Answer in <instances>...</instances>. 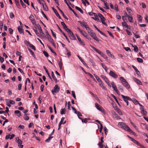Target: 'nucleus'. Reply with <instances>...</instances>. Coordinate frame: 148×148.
Returning a JSON list of instances; mask_svg holds the SVG:
<instances>
[{
	"mask_svg": "<svg viewBox=\"0 0 148 148\" xmlns=\"http://www.w3.org/2000/svg\"><path fill=\"white\" fill-rule=\"evenodd\" d=\"M25 116L24 117V119L25 120H28L29 119V116L27 115V114H25Z\"/></svg>",
	"mask_w": 148,
	"mask_h": 148,
	"instance_id": "58",
	"label": "nucleus"
},
{
	"mask_svg": "<svg viewBox=\"0 0 148 148\" xmlns=\"http://www.w3.org/2000/svg\"><path fill=\"white\" fill-rule=\"evenodd\" d=\"M70 38L72 40H75L76 39L75 36H74L73 33L72 32L71 33H70L69 34Z\"/></svg>",
	"mask_w": 148,
	"mask_h": 148,
	"instance_id": "16",
	"label": "nucleus"
},
{
	"mask_svg": "<svg viewBox=\"0 0 148 148\" xmlns=\"http://www.w3.org/2000/svg\"><path fill=\"white\" fill-rule=\"evenodd\" d=\"M75 8L77 10L79 11L82 14L83 13V11L80 8L77 6H75Z\"/></svg>",
	"mask_w": 148,
	"mask_h": 148,
	"instance_id": "34",
	"label": "nucleus"
},
{
	"mask_svg": "<svg viewBox=\"0 0 148 148\" xmlns=\"http://www.w3.org/2000/svg\"><path fill=\"white\" fill-rule=\"evenodd\" d=\"M114 118L116 119H120V117L117 114L115 116H114Z\"/></svg>",
	"mask_w": 148,
	"mask_h": 148,
	"instance_id": "59",
	"label": "nucleus"
},
{
	"mask_svg": "<svg viewBox=\"0 0 148 148\" xmlns=\"http://www.w3.org/2000/svg\"><path fill=\"white\" fill-rule=\"evenodd\" d=\"M53 136H49V137L47 139H46L45 140V142L46 143H48L50 141V140L53 138Z\"/></svg>",
	"mask_w": 148,
	"mask_h": 148,
	"instance_id": "40",
	"label": "nucleus"
},
{
	"mask_svg": "<svg viewBox=\"0 0 148 148\" xmlns=\"http://www.w3.org/2000/svg\"><path fill=\"white\" fill-rule=\"evenodd\" d=\"M66 110L64 108H62L60 111V114H65Z\"/></svg>",
	"mask_w": 148,
	"mask_h": 148,
	"instance_id": "30",
	"label": "nucleus"
},
{
	"mask_svg": "<svg viewBox=\"0 0 148 148\" xmlns=\"http://www.w3.org/2000/svg\"><path fill=\"white\" fill-rule=\"evenodd\" d=\"M41 12L42 14L43 15L44 17H45L47 19V20H48L49 19H48V18H47V16H46V15L45 14L44 12L42 11V9H41Z\"/></svg>",
	"mask_w": 148,
	"mask_h": 148,
	"instance_id": "47",
	"label": "nucleus"
},
{
	"mask_svg": "<svg viewBox=\"0 0 148 148\" xmlns=\"http://www.w3.org/2000/svg\"><path fill=\"white\" fill-rule=\"evenodd\" d=\"M137 61L138 62H140V63H142L143 62V60L142 59L139 58H137Z\"/></svg>",
	"mask_w": 148,
	"mask_h": 148,
	"instance_id": "49",
	"label": "nucleus"
},
{
	"mask_svg": "<svg viewBox=\"0 0 148 148\" xmlns=\"http://www.w3.org/2000/svg\"><path fill=\"white\" fill-rule=\"evenodd\" d=\"M95 106L97 109L99 111H101L103 113H104L105 112V110L103 108L98 104L97 103H95Z\"/></svg>",
	"mask_w": 148,
	"mask_h": 148,
	"instance_id": "4",
	"label": "nucleus"
},
{
	"mask_svg": "<svg viewBox=\"0 0 148 148\" xmlns=\"http://www.w3.org/2000/svg\"><path fill=\"white\" fill-rule=\"evenodd\" d=\"M48 48L50 50L51 52L53 53L56 56L57 55V53L53 51V50L49 46H48Z\"/></svg>",
	"mask_w": 148,
	"mask_h": 148,
	"instance_id": "32",
	"label": "nucleus"
},
{
	"mask_svg": "<svg viewBox=\"0 0 148 148\" xmlns=\"http://www.w3.org/2000/svg\"><path fill=\"white\" fill-rule=\"evenodd\" d=\"M56 26L57 27L58 29L62 33V34L65 36L67 40L68 41V42L69 43H70V40H69L68 38L67 37V36H66L64 33L63 31H62L61 30V29H60V27L58 24H56Z\"/></svg>",
	"mask_w": 148,
	"mask_h": 148,
	"instance_id": "6",
	"label": "nucleus"
},
{
	"mask_svg": "<svg viewBox=\"0 0 148 148\" xmlns=\"http://www.w3.org/2000/svg\"><path fill=\"white\" fill-rule=\"evenodd\" d=\"M101 66L102 67L105 69L106 72H107V70L108 69L106 66L103 64L102 63L101 64Z\"/></svg>",
	"mask_w": 148,
	"mask_h": 148,
	"instance_id": "35",
	"label": "nucleus"
},
{
	"mask_svg": "<svg viewBox=\"0 0 148 148\" xmlns=\"http://www.w3.org/2000/svg\"><path fill=\"white\" fill-rule=\"evenodd\" d=\"M112 97L115 99L116 102L117 103H118V104L119 105V103L118 102V100H117V99H116V97L114 95H113V94H112Z\"/></svg>",
	"mask_w": 148,
	"mask_h": 148,
	"instance_id": "53",
	"label": "nucleus"
},
{
	"mask_svg": "<svg viewBox=\"0 0 148 148\" xmlns=\"http://www.w3.org/2000/svg\"><path fill=\"white\" fill-rule=\"evenodd\" d=\"M51 29V32L52 33V35L54 37V38H56V34L54 32H53V30L51 29Z\"/></svg>",
	"mask_w": 148,
	"mask_h": 148,
	"instance_id": "55",
	"label": "nucleus"
},
{
	"mask_svg": "<svg viewBox=\"0 0 148 148\" xmlns=\"http://www.w3.org/2000/svg\"><path fill=\"white\" fill-rule=\"evenodd\" d=\"M43 8L46 11H47L48 10L47 7V5L45 4H44L42 5Z\"/></svg>",
	"mask_w": 148,
	"mask_h": 148,
	"instance_id": "37",
	"label": "nucleus"
},
{
	"mask_svg": "<svg viewBox=\"0 0 148 148\" xmlns=\"http://www.w3.org/2000/svg\"><path fill=\"white\" fill-rule=\"evenodd\" d=\"M132 46L134 47V50L135 52H137L138 51V49L136 46L132 45Z\"/></svg>",
	"mask_w": 148,
	"mask_h": 148,
	"instance_id": "31",
	"label": "nucleus"
},
{
	"mask_svg": "<svg viewBox=\"0 0 148 148\" xmlns=\"http://www.w3.org/2000/svg\"><path fill=\"white\" fill-rule=\"evenodd\" d=\"M106 53H107V55L109 56H112V54L111 53V52L108 50H106Z\"/></svg>",
	"mask_w": 148,
	"mask_h": 148,
	"instance_id": "56",
	"label": "nucleus"
},
{
	"mask_svg": "<svg viewBox=\"0 0 148 148\" xmlns=\"http://www.w3.org/2000/svg\"><path fill=\"white\" fill-rule=\"evenodd\" d=\"M36 28H37V27L34 25V27H33V30L35 32L36 34L38 36H39L40 35V34L38 32Z\"/></svg>",
	"mask_w": 148,
	"mask_h": 148,
	"instance_id": "19",
	"label": "nucleus"
},
{
	"mask_svg": "<svg viewBox=\"0 0 148 148\" xmlns=\"http://www.w3.org/2000/svg\"><path fill=\"white\" fill-rule=\"evenodd\" d=\"M89 61L92 64L93 66L96 65L95 62L92 59H90Z\"/></svg>",
	"mask_w": 148,
	"mask_h": 148,
	"instance_id": "54",
	"label": "nucleus"
},
{
	"mask_svg": "<svg viewBox=\"0 0 148 148\" xmlns=\"http://www.w3.org/2000/svg\"><path fill=\"white\" fill-rule=\"evenodd\" d=\"M125 128H124V130H125L130 132L133 135H134L135 134V133L133 132V131L127 125H126V126H125Z\"/></svg>",
	"mask_w": 148,
	"mask_h": 148,
	"instance_id": "11",
	"label": "nucleus"
},
{
	"mask_svg": "<svg viewBox=\"0 0 148 148\" xmlns=\"http://www.w3.org/2000/svg\"><path fill=\"white\" fill-rule=\"evenodd\" d=\"M15 2V4L17 7L19 8H20V5L19 3V1L18 0H14Z\"/></svg>",
	"mask_w": 148,
	"mask_h": 148,
	"instance_id": "23",
	"label": "nucleus"
},
{
	"mask_svg": "<svg viewBox=\"0 0 148 148\" xmlns=\"http://www.w3.org/2000/svg\"><path fill=\"white\" fill-rule=\"evenodd\" d=\"M52 9L53 10L54 12L56 14L57 16L59 18H61V17L59 13H58L57 10L53 7L52 8Z\"/></svg>",
	"mask_w": 148,
	"mask_h": 148,
	"instance_id": "13",
	"label": "nucleus"
},
{
	"mask_svg": "<svg viewBox=\"0 0 148 148\" xmlns=\"http://www.w3.org/2000/svg\"><path fill=\"white\" fill-rule=\"evenodd\" d=\"M132 101L135 104H137L139 103L138 101L135 99L132 100Z\"/></svg>",
	"mask_w": 148,
	"mask_h": 148,
	"instance_id": "57",
	"label": "nucleus"
},
{
	"mask_svg": "<svg viewBox=\"0 0 148 148\" xmlns=\"http://www.w3.org/2000/svg\"><path fill=\"white\" fill-rule=\"evenodd\" d=\"M60 90V88L59 87L58 84H56L53 87V89H52L51 92L54 95H56V93L59 92Z\"/></svg>",
	"mask_w": 148,
	"mask_h": 148,
	"instance_id": "1",
	"label": "nucleus"
},
{
	"mask_svg": "<svg viewBox=\"0 0 148 148\" xmlns=\"http://www.w3.org/2000/svg\"><path fill=\"white\" fill-rule=\"evenodd\" d=\"M121 96L123 98L124 101L126 103L127 105V106L129 105V103L128 102V101H131L132 100V99L130 98V97L127 96H124L123 95H121Z\"/></svg>",
	"mask_w": 148,
	"mask_h": 148,
	"instance_id": "3",
	"label": "nucleus"
},
{
	"mask_svg": "<svg viewBox=\"0 0 148 148\" xmlns=\"http://www.w3.org/2000/svg\"><path fill=\"white\" fill-rule=\"evenodd\" d=\"M116 111L118 113L121 115H123V113L121 111L120 109L118 108L116 109Z\"/></svg>",
	"mask_w": 148,
	"mask_h": 148,
	"instance_id": "42",
	"label": "nucleus"
},
{
	"mask_svg": "<svg viewBox=\"0 0 148 148\" xmlns=\"http://www.w3.org/2000/svg\"><path fill=\"white\" fill-rule=\"evenodd\" d=\"M88 33L97 42H99L101 40H100L97 37L95 33L91 32H88Z\"/></svg>",
	"mask_w": 148,
	"mask_h": 148,
	"instance_id": "2",
	"label": "nucleus"
},
{
	"mask_svg": "<svg viewBox=\"0 0 148 148\" xmlns=\"http://www.w3.org/2000/svg\"><path fill=\"white\" fill-rule=\"evenodd\" d=\"M18 30L20 34L23 33L24 34L23 30L20 26L18 27Z\"/></svg>",
	"mask_w": 148,
	"mask_h": 148,
	"instance_id": "29",
	"label": "nucleus"
},
{
	"mask_svg": "<svg viewBox=\"0 0 148 148\" xmlns=\"http://www.w3.org/2000/svg\"><path fill=\"white\" fill-rule=\"evenodd\" d=\"M126 10H127V11L129 13H131V12H132V10L129 7H127L126 8Z\"/></svg>",
	"mask_w": 148,
	"mask_h": 148,
	"instance_id": "64",
	"label": "nucleus"
},
{
	"mask_svg": "<svg viewBox=\"0 0 148 148\" xmlns=\"http://www.w3.org/2000/svg\"><path fill=\"white\" fill-rule=\"evenodd\" d=\"M84 72L86 74H87L88 76H89L91 78H93V76L90 73H87L84 70Z\"/></svg>",
	"mask_w": 148,
	"mask_h": 148,
	"instance_id": "48",
	"label": "nucleus"
},
{
	"mask_svg": "<svg viewBox=\"0 0 148 148\" xmlns=\"http://www.w3.org/2000/svg\"><path fill=\"white\" fill-rule=\"evenodd\" d=\"M35 26L37 27V28L39 30L40 35L41 34H44V33L41 27L39 24H35Z\"/></svg>",
	"mask_w": 148,
	"mask_h": 148,
	"instance_id": "8",
	"label": "nucleus"
},
{
	"mask_svg": "<svg viewBox=\"0 0 148 148\" xmlns=\"http://www.w3.org/2000/svg\"><path fill=\"white\" fill-rule=\"evenodd\" d=\"M120 79L122 82V83L126 81V80L123 77H120Z\"/></svg>",
	"mask_w": 148,
	"mask_h": 148,
	"instance_id": "51",
	"label": "nucleus"
},
{
	"mask_svg": "<svg viewBox=\"0 0 148 148\" xmlns=\"http://www.w3.org/2000/svg\"><path fill=\"white\" fill-rule=\"evenodd\" d=\"M47 38H48V40L50 41L51 43L52 44L53 46H55V43L54 42V41L53 39L51 38V36L50 35L49 33L46 35Z\"/></svg>",
	"mask_w": 148,
	"mask_h": 148,
	"instance_id": "5",
	"label": "nucleus"
},
{
	"mask_svg": "<svg viewBox=\"0 0 148 148\" xmlns=\"http://www.w3.org/2000/svg\"><path fill=\"white\" fill-rule=\"evenodd\" d=\"M84 27H85L86 29L88 31V32H91V30L90 29L89 27L86 25V23L84 22Z\"/></svg>",
	"mask_w": 148,
	"mask_h": 148,
	"instance_id": "26",
	"label": "nucleus"
},
{
	"mask_svg": "<svg viewBox=\"0 0 148 148\" xmlns=\"http://www.w3.org/2000/svg\"><path fill=\"white\" fill-rule=\"evenodd\" d=\"M43 53L45 56L46 57H48L49 56L48 53L46 52L45 51H43Z\"/></svg>",
	"mask_w": 148,
	"mask_h": 148,
	"instance_id": "60",
	"label": "nucleus"
},
{
	"mask_svg": "<svg viewBox=\"0 0 148 148\" xmlns=\"http://www.w3.org/2000/svg\"><path fill=\"white\" fill-rule=\"evenodd\" d=\"M94 26L98 31L99 32L101 35L105 37H107L106 35L104 33L101 31L95 25H94Z\"/></svg>",
	"mask_w": 148,
	"mask_h": 148,
	"instance_id": "18",
	"label": "nucleus"
},
{
	"mask_svg": "<svg viewBox=\"0 0 148 148\" xmlns=\"http://www.w3.org/2000/svg\"><path fill=\"white\" fill-rule=\"evenodd\" d=\"M119 125L122 128H123L124 126H126V125L122 122L119 123Z\"/></svg>",
	"mask_w": 148,
	"mask_h": 148,
	"instance_id": "38",
	"label": "nucleus"
},
{
	"mask_svg": "<svg viewBox=\"0 0 148 148\" xmlns=\"http://www.w3.org/2000/svg\"><path fill=\"white\" fill-rule=\"evenodd\" d=\"M123 85L125 86L127 89H129L130 86V85L128 84V83L127 82V81H126L122 83Z\"/></svg>",
	"mask_w": 148,
	"mask_h": 148,
	"instance_id": "12",
	"label": "nucleus"
},
{
	"mask_svg": "<svg viewBox=\"0 0 148 148\" xmlns=\"http://www.w3.org/2000/svg\"><path fill=\"white\" fill-rule=\"evenodd\" d=\"M128 17L129 21L130 22H132V20L133 19L132 17L131 16L129 15Z\"/></svg>",
	"mask_w": 148,
	"mask_h": 148,
	"instance_id": "39",
	"label": "nucleus"
},
{
	"mask_svg": "<svg viewBox=\"0 0 148 148\" xmlns=\"http://www.w3.org/2000/svg\"><path fill=\"white\" fill-rule=\"evenodd\" d=\"M9 15L10 17L11 18H13L14 16V15L12 12H10Z\"/></svg>",
	"mask_w": 148,
	"mask_h": 148,
	"instance_id": "45",
	"label": "nucleus"
},
{
	"mask_svg": "<svg viewBox=\"0 0 148 148\" xmlns=\"http://www.w3.org/2000/svg\"><path fill=\"white\" fill-rule=\"evenodd\" d=\"M30 20L31 21L32 20L34 19V17L32 14H31L29 17Z\"/></svg>",
	"mask_w": 148,
	"mask_h": 148,
	"instance_id": "62",
	"label": "nucleus"
},
{
	"mask_svg": "<svg viewBox=\"0 0 148 148\" xmlns=\"http://www.w3.org/2000/svg\"><path fill=\"white\" fill-rule=\"evenodd\" d=\"M90 47L92 48L93 49V50L95 51H96L97 52V53H99V54H101V53L102 52L100 51L99 50L97 49L96 48L93 47L92 46L90 45Z\"/></svg>",
	"mask_w": 148,
	"mask_h": 148,
	"instance_id": "14",
	"label": "nucleus"
},
{
	"mask_svg": "<svg viewBox=\"0 0 148 148\" xmlns=\"http://www.w3.org/2000/svg\"><path fill=\"white\" fill-rule=\"evenodd\" d=\"M28 50L30 52V53L32 56L33 57H34V58H36V57L34 54V52L33 51L29 48H28Z\"/></svg>",
	"mask_w": 148,
	"mask_h": 148,
	"instance_id": "27",
	"label": "nucleus"
},
{
	"mask_svg": "<svg viewBox=\"0 0 148 148\" xmlns=\"http://www.w3.org/2000/svg\"><path fill=\"white\" fill-rule=\"evenodd\" d=\"M118 88L119 90H121V92H123V87L121 85H119Z\"/></svg>",
	"mask_w": 148,
	"mask_h": 148,
	"instance_id": "52",
	"label": "nucleus"
},
{
	"mask_svg": "<svg viewBox=\"0 0 148 148\" xmlns=\"http://www.w3.org/2000/svg\"><path fill=\"white\" fill-rule=\"evenodd\" d=\"M122 24L123 26H125V27H126L128 25L127 23L125 22H122Z\"/></svg>",
	"mask_w": 148,
	"mask_h": 148,
	"instance_id": "63",
	"label": "nucleus"
},
{
	"mask_svg": "<svg viewBox=\"0 0 148 148\" xmlns=\"http://www.w3.org/2000/svg\"><path fill=\"white\" fill-rule=\"evenodd\" d=\"M29 47L34 51H35L36 50L35 47L32 44H30L29 45Z\"/></svg>",
	"mask_w": 148,
	"mask_h": 148,
	"instance_id": "46",
	"label": "nucleus"
},
{
	"mask_svg": "<svg viewBox=\"0 0 148 148\" xmlns=\"http://www.w3.org/2000/svg\"><path fill=\"white\" fill-rule=\"evenodd\" d=\"M133 79L135 82H136L137 84L139 85L142 84L141 82L138 79H137L135 77H134Z\"/></svg>",
	"mask_w": 148,
	"mask_h": 148,
	"instance_id": "20",
	"label": "nucleus"
},
{
	"mask_svg": "<svg viewBox=\"0 0 148 148\" xmlns=\"http://www.w3.org/2000/svg\"><path fill=\"white\" fill-rule=\"evenodd\" d=\"M16 142L18 143V146H20V145H21L22 144V141L19 139V138L18 137H17L16 138Z\"/></svg>",
	"mask_w": 148,
	"mask_h": 148,
	"instance_id": "21",
	"label": "nucleus"
},
{
	"mask_svg": "<svg viewBox=\"0 0 148 148\" xmlns=\"http://www.w3.org/2000/svg\"><path fill=\"white\" fill-rule=\"evenodd\" d=\"M95 17H92V18L93 19L95 20V21H100L98 16L97 14L96 13H94V15Z\"/></svg>",
	"mask_w": 148,
	"mask_h": 148,
	"instance_id": "15",
	"label": "nucleus"
},
{
	"mask_svg": "<svg viewBox=\"0 0 148 148\" xmlns=\"http://www.w3.org/2000/svg\"><path fill=\"white\" fill-rule=\"evenodd\" d=\"M102 57H103L105 59H107L108 57L107 56L104 54L102 52L101 53V54H100Z\"/></svg>",
	"mask_w": 148,
	"mask_h": 148,
	"instance_id": "41",
	"label": "nucleus"
},
{
	"mask_svg": "<svg viewBox=\"0 0 148 148\" xmlns=\"http://www.w3.org/2000/svg\"><path fill=\"white\" fill-rule=\"evenodd\" d=\"M132 66L134 69L135 70L136 72L137 75H139L140 74V71L138 70L137 68L135 66L133 65H132Z\"/></svg>",
	"mask_w": 148,
	"mask_h": 148,
	"instance_id": "25",
	"label": "nucleus"
},
{
	"mask_svg": "<svg viewBox=\"0 0 148 148\" xmlns=\"http://www.w3.org/2000/svg\"><path fill=\"white\" fill-rule=\"evenodd\" d=\"M111 84L112 85V87L113 88L114 90L117 94H118L119 91L117 89V87L115 85V84L114 82H112L111 83Z\"/></svg>",
	"mask_w": 148,
	"mask_h": 148,
	"instance_id": "10",
	"label": "nucleus"
},
{
	"mask_svg": "<svg viewBox=\"0 0 148 148\" xmlns=\"http://www.w3.org/2000/svg\"><path fill=\"white\" fill-rule=\"evenodd\" d=\"M76 114H77L79 118L81 120L82 123L83 122V119L81 118L80 116H82V114L79 111H77Z\"/></svg>",
	"mask_w": 148,
	"mask_h": 148,
	"instance_id": "17",
	"label": "nucleus"
},
{
	"mask_svg": "<svg viewBox=\"0 0 148 148\" xmlns=\"http://www.w3.org/2000/svg\"><path fill=\"white\" fill-rule=\"evenodd\" d=\"M94 75H95V78H96V79L97 80L98 82H99V83H100V82H101L102 81L101 80L99 79V77L97 75H96L95 74H94Z\"/></svg>",
	"mask_w": 148,
	"mask_h": 148,
	"instance_id": "33",
	"label": "nucleus"
},
{
	"mask_svg": "<svg viewBox=\"0 0 148 148\" xmlns=\"http://www.w3.org/2000/svg\"><path fill=\"white\" fill-rule=\"evenodd\" d=\"M105 20H106V18L104 17H103V18H101V22L103 24L107 26V24L104 22L105 21Z\"/></svg>",
	"mask_w": 148,
	"mask_h": 148,
	"instance_id": "24",
	"label": "nucleus"
},
{
	"mask_svg": "<svg viewBox=\"0 0 148 148\" xmlns=\"http://www.w3.org/2000/svg\"><path fill=\"white\" fill-rule=\"evenodd\" d=\"M61 12V14H62L63 16L67 20H68V19L67 18V17L64 14V12H63V11L60 9V10H59Z\"/></svg>",
	"mask_w": 148,
	"mask_h": 148,
	"instance_id": "36",
	"label": "nucleus"
},
{
	"mask_svg": "<svg viewBox=\"0 0 148 148\" xmlns=\"http://www.w3.org/2000/svg\"><path fill=\"white\" fill-rule=\"evenodd\" d=\"M58 64L59 66V67L60 69H62V63L61 62H59L58 63Z\"/></svg>",
	"mask_w": 148,
	"mask_h": 148,
	"instance_id": "61",
	"label": "nucleus"
},
{
	"mask_svg": "<svg viewBox=\"0 0 148 148\" xmlns=\"http://www.w3.org/2000/svg\"><path fill=\"white\" fill-rule=\"evenodd\" d=\"M14 113L17 114V116H18L19 117H20L21 116V113L18 110H15L14 111Z\"/></svg>",
	"mask_w": 148,
	"mask_h": 148,
	"instance_id": "28",
	"label": "nucleus"
},
{
	"mask_svg": "<svg viewBox=\"0 0 148 148\" xmlns=\"http://www.w3.org/2000/svg\"><path fill=\"white\" fill-rule=\"evenodd\" d=\"M138 21L142 22V16L140 15H138Z\"/></svg>",
	"mask_w": 148,
	"mask_h": 148,
	"instance_id": "43",
	"label": "nucleus"
},
{
	"mask_svg": "<svg viewBox=\"0 0 148 148\" xmlns=\"http://www.w3.org/2000/svg\"><path fill=\"white\" fill-rule=\"evenodd\" d=\"M43 68L45 70L46 73H47V74L49 77V78L51 79V76H50V74H49V73L47 70V69H46V67L44 66H43Z\"/></svg>",
	"mask_w": 148,
	"mask_h": 148,
	"instance_id": "22",
	"label": "nucleus"
},
{
	"mask_svg": "<svg viewBox=\"0 0 148 148\" xmlns=\"http://www.w3.org/2000/svg\"><path fill=\"white\" fill-rule=\"evenodd\" d=\"M109 75L112 77L116 79L118 77V75L112 71H110Z\"/></svg>",
	"mask_w": 148,
	"mask_h": 148,
	"instance_id": "9",
	"label": "nucleus"
},
{
	"mask_svg": "<svg viewBox=\"0 0 148 148\" xmlns=\"http://www.w3.org/2000/svg\"><path fill=\"white\" fill-rule=\"evenodd\" d=\"M103 137H101L100 138L101 141L99 142L98 143V145L99 146L100 148H103L104 147L103 143L104 142L103 140Z\"/></svg>",
	"mask_w": 148,
	"mask_h": 148,
	"instance_id": "7",
	"label": "nucleus"
},
{
	"mask_svg": "<svg viewBox=\"0 0 148 148\" xmlns=\"http://www.w3.org/2000/svg\"><path fill=\"white\" fill-rule=\"evenodd\" d=\"M141 112L144 116H146L147 115V112L146 110H144L143 111H141Z\"/></svg>",
	"mask_w": 148,
	"mask_h": 148,
	"instance_id": "50",
	"label": "nucleus"
},
{
	"mask_svg": "<svg viewBox=\"0 0 148 148\" xmlns=\"http://www.w3.org/2000/svg\"><path fill=\"white\" fill-rule=\"evenodd\" d=\"M21 3L23 8H25L26 7V5L23 3L22 0H20Z\"/></svg>",
	"mask_w": 148,
	"mask_h": 148,
	"instance_id": "44",
	"label": "nucleus"
}]
</instances>
